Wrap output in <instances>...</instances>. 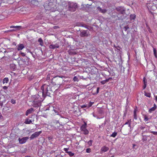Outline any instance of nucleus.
<instances>
[{
	"label": "nucleus",
	"mask_w": 157,
	"mask_h": 157,
	"mask_svg": "<svg viewBox=\"0 0 157 157\" xmlns=\"http://www.w3.org/2000/svg\"><path fill=\"white\" fill-rule=\"evenodd\" d=\"M92 142H93V140H90L88 142V145H89L91 146L92 145Z\"/></svg>",
	"instance_id": "f704fd0d"
},
{
	"label": "nucleus",
	"mask_w": 157,
	"mask_h": 157,
	"mask_svg": "<svg viewBox=\"0 0 157 157\" xmlns=\"http://www.w3.org/2000/svg\"><path fill=\"white\" fill-rule=\"evenodd\" d=\"M11 102L13 104H14L16 103L15 100L13 99H12L11 100Z\"/></svg>",
	"instance_id": "79ce46f5"
},
{
	"label": "nucleus",
	"mask_w": 157,
	"mask_h": 157,
	"mask_svg": "<svg viewBox=\"0 0 157 157\" xmlns=\"http://www.w3.org/2000/svg\"><path fill=\"white\" fill-rule=\"evenodd\" d=\"M151 9L153 10H155L156 9V5H153L151 7Z\"/></svg>",
	"instance_id": "c756f323"
},
{
	"label": "nucleus",
	"mask_w": 157,
	"mask_h": 157,
	"mask_svg": "<svg viewBox=\"0 0 157 157\" xmlns=\"http://www.w3.org/2000/svg\"><path fill=\"white\" fill-rule=\"evenodd\" d=\"M85 24L82 22H78L76 24V25L78 26H82L84 27Z\"/></svg>",
	"instance_id": "4be33fe9"
},
{
	"label": "nucleus",
	"mask_w": 157,
	"mask_h": 157,
	"mask_svg": "<svg viewBox=\"0 0 157 157\" xmlns=\"http://www.w3.org/2000/svg\"><path fill=\"white\" fill-rule=\"evenodd\" d=\"M97 10L98 11L102 13H105L107 11L106 10L102 9L101 8L99 7H97Z\"/></svg>",
	"instance_id": "f3484780"
},
{
	"label": "nucleus",
	"mask_w": 157,
	"mask_h": 157,
	"mask_svg": "<svg viewBox=\"0 0 157 157\" xmlns=\"http://www.w3.org/2000/svg\"><path fill=\"white\" fill-rule=\"evenodd\" d=\"M9 81V79L8 78H4L3 80V83H7Z\"/></svg>",
	"instance_id": "c85d7f7f"
},
{
	"label": "nucleus",
	"mask_w": 157,
	"mask_h": 157,
	"mask_svg": "<svg viewBox=\"0 0 157 157\" xmlns=\"http://www.w3.org/2000/svg\"><path fill=\"white\" fill-rule=\"evenodd\" d=\"M56 157H63V156L61 155H56Z\"/></svg>",
	"instance_id": "13d9d810"
},
{
	"label": "nucleus",
	"mask_w": 157,
	"mask_h": 157,
	"mask_svg": "<svg viewBox=\"0 0 157 157\" xmlns=\"http://www.w3.org/2000/svg\"><path fill=\"white\" fill-rule=\"evenodd\" d=\"M140 128L142 130H143L144 129V128H145V127H143V126H141L140 127Z\"/></svg>",
	"instance_id": "3c124183"
},
{
	"label": "nucleus",
	"mask_w": 157,
	"mask_h": 157,
	"mask_svg": "<svg viewBox=\"0 0 157 157\" xmlns=\"http://www.w3.org/2000/svg\"><path fill=\"white\" fill-rule=\"evenodd\" d=\"M112 17L113 18H115L116 20H123L124 19V18L122 16H120V17H118V16L117 15V14L114 13H112Z\"/></svg>",
	"instance_id": "6e6552de"
},
{
	"label": "nucleus",
	"mask_w": 157,
	"mask_h": 157,
	"mask_svg": "<svg viewBox=\"0 0 157 157\" xmlns=\"http://www.w3.org/2000/svg\"><path fill=\"white\" fill-rule=\"evenodd\" d=\"M44 6L45 10H51L54 9L55 6V4L53 2H50L48 3L44 4Z\"/></svg>",
	"instance_id": "f03ea898"
},
{
	"label": "nucleus",
	"mask_w": 157,
	"mask_h": 157,
	"mask_svg": "<svg viewBox=\"0 0 157 157\" xmlns=\"http://www.w3.org/2000/svg\"><path fill=\"white\" fill-rule=\"evenodd\" d=\"M86 126L87 124L86 123H85L84 124H82L80 128L82 131L83 132V133L85 135H87L89 133L88 131L86 129Z\"/></svg>",
	"instance_id": "423d86ee"
},
{
	"label": "nucleus",
	"mask_w": 157,
	"mask_h": 157,
	"mask_svg": "<svg viewBox=\"0 0 157 157\" xmlns=\"http://www.w3.org/2000/svg\"><path fill=\"white\" fill-rule=\"evenodd\" d=\"M148 120V118L146 115H145L144 117V120L145 121H147Z\"/></svg>",
	"instance_id": "4c0bfd02"
},
{
	"label": "nucleus",
	"mask_w": 157,
	"mask_h": 157,
	"mask_svg": "<svg viewBox=\"0 0 157 157\" xmlns=\"http://www.w3.org/2000/svg\"><path fill=\"white\" fill-rule=\"evenodd\" d=\"M44 85H43L41 87L40 91L38 93V95L40 97L42 96L44 98H45V89H44Z\"/></svg>",
	"instance_id": "7ed1b4c3"
},
{
	"label": "nucleus",
	"mask_w": 157,
	"mask_h": 157,
	"mask_svg": "<svg viewBox=\"0 0 157 157\" xmlns=\"http://www.w3.org/2000/svg\"><path fill=\"white\" fill-rule=\"evenodd\" d=\"M87 107V106L86 105H82V106H81V108H86Z\"/></svg>",
	"instance_id": "603ef678"
},
{
	"label": "nucleus",
	"mask_w": 157,
	"mask_h": 157,
	"mask_svg": "<svg viewBox=\"0 0 157 157\" xmlns=\"http://www.w3.org/2000/svg\"><path fill=\"white\" fill-rule=\"evenodd\" d=\"M156 108V105L154 104V106L151 108H150L149 110V113H151L152 112V111H155Z\"/></svg>",
	"instance_id": "a211bd4d"
},
{
	"label": "nucleus",
	"mask_w": 157,
	"mask_h": 157,
	"mask_svg": "<svg viewBox=\"0 0 157 157\" xmlns=\"http://www.w3.org/2000/svg\"><path fill=\"white\" fill-rule=\"evenodd\" d=\"M50 93L48 92V91L47 92V93H46V95L47 96H50Z\"/></svg>",
	"instance_id": "de8ad7c7"
},
{
	"label": "nucleus",
	"mask_w": 157,
	"mask_h": 157,
	"mask_svg": "<svg viewBox=\"0 0 157 157\" xmlns=\"http://www.w3.org/2000/svg\"><path fill=\"white\" fill-rule=\"evenodd\" d=\"M31 4L33 5L36 6L38 5L39 2L41 1V0H29Z\"/></svg>",
	"instance_id": "1a4fd4ad"
},
{
	"label": "nucleus",
	"mask_w": 157,
	"mask_h": 157,
	"mask_svg": "<svg viewBox=\"0 0 157 157\" xmlns=\"http://www.w3.org/2000/svg\"><path fill=\"white\" fill-rule=\"evenodd\" d=\"M148 132H149L150 133L153 134L154 135H157V132H154V131H151V130H149Z\"/></svg>",
	"instance_id": "7c9ffc66"
},
{
	"label": "nucleus",
	"mask_w": 157,
	"mask_h": 157,
	"mask_svg": "<svg viewBox=\"0 0 157 157\" xmlns=\"http://www.w3.org/2000/svg\"><path fill=\"white\" fill-rule=\"evenodd\" d=\"M20 54L23 56H25V54L24 52H22L21 51L20 52Z\"/></svg>",
	"instance_id": "58836bf2"
},
{
	"label": "nucleus",
	"mask_w": 157,
	"mask_h": 157,
	"mask_svg": "<svg viewBox=\"0 0 157 157\" xmlns=\"http://www.w3.org/2000/svg\"><path fill=\"white\" fill-rule=\"evenodd\" d=\"M67 153L70 156H72L74 155V154L71 151H69V152H67Z\"/></svg>",
	"instance_id": "2f4dec72"
},
{
	"label": "nucleus",
	"mask_w": 157,
	"mask_h": 157,
	"mask_svg": "<svg viewBox=\"0 0 157 157\" xmlns=\"http://www.w3.org/2000/svg\"><path fill=\"white\" fill-rule=\"evenodd\" d=\"M69 149V148H64V151H65L66 153H67V152H69V151H68V150Z\"/></svg>",
	"instance_id": "a18cd8bd"
},
{
	"label": "nucleus",
	"mask_w": 157,
	"mask_h": 157,
	"mask_svg": "<svg viewBox=\"0 0 157 157\" xmlns=\"http://www.w3.org/2000/svg\"><path fill=\"white\" fill-rule=\"evenodd\" d=\"M156 8L157 9V5H156Z\"/></svg>",
	"instance_id": "774afa93"
},
{
	"label": "nucleus",
	"mask_w": 157,
	"mask_h": 157,
	"mask_svg": "<svg viewBox=\"0 0 157 157\" xmlns=\"http://www.w3.org/2000/svg\"><path fill=\"white\" fill-rule=\"evenodd\" d=\"M7 87L6 86H4L3 87V88L4 89L6 90L7 88Z\"/></svg>",
	"instance_id": "864d4df0"
},
{
	"label": "nucleus",
	"mask_w": 157,
	"mask_h": 157,
	"mask_svg": "<svg viewBox=\"0 0 157 157\" xmlns=\"http://www.w3.org/2000/svg\"><path fill=\"white\" fill-rule=\"evenodd\" d=\"M47 79H49V77H48V76H47Z\"/></svg>",
	"instance_id": "338daca9"
},
{
	"label": "nucleus",
	"mask_w": 157,
	"mask_h": 157,
	"mask_svg": "<svg viewBox=\"0 0 157 157\" xmlns=\"http://www.w3.org/2000/svg\"><path fill=\"white\" fill-rule=\"evenodd\" d=\"M44 88L45 89V94L47 93V92L48 91V87H47V86L45 85ZM46 95L45 94V97H46Z\"/></svg>",
	"instance_id": "c9c22d12"
},
{
	"label": "nucleus",
	"mask_w": 157,
	"mask_h": 157,
	"mask_svg": "<svg viewBox=\"0 0 157 157\" xmlns=\"http://www.w3.org/2000/svg\"><path fill=\"white\" fill-rule=\"evenodd\" d=\"M34 110V109L33 108H31L30 109H28L26 112L25 115L26 116L28 115V114H30L32 113L33 111Z\"/></svg>",
	"instance_id": "2eb2a0df"
},
{
	"label": "nucleus",
	"mask_w": 157,
	"mask_h": 157,
	"mask_svg": "<svg viewBox=\"0 0 157 157\" xmlns=\"http://www.w3.org/2000/svg\"><path fill=\"white\" fill-rule=\"evenodd\" d=\"M2 105H3V103L2 102L0 101V105L2 106Z\"/></svg>",
	"instance_id": "4d7b16f0"
},
{
	"label": "nucleus",
	"mask_w": 157,
	"mask_h": 157,
	"mask_svg": "<svg viewBox=\"0 0 157 157\" xmlns=\"http://www.w3.org/2000/svg\"><path fill=\"white\" fill-rule=\"evenodd\" d=\"M68 10L71 12H74L76 11L78 8L76 3L69 2L68 3Z\"/></svg>",
	"instance_id": "f257e3e1"
},
{
	"label": "nucleus",
	"mask_w": 157,
	"mask_h": 157,
	"mask_svg": "<svg viewBox=\"0 0 157 157\" xmlns=\"http://www.w3.org/2000/svg\"><path fill=\"white\" fill-rule=\"evenodd\" d=\"M80 36L81 37H87L90 35L89 32L88 30H82L80 31Z\"/></svg>",
	"instance_id": "39448f33"
},
{
	"label": "nucleus",
	"mask_w": 157,
	"mask_h": 157,
	"mask_svg": "<svg viewBox=\"0 0 157 157\" xmlns=\"http://www.w3.org/2000/svg\"><path fill=\"white\" fill-rule=\"evenodd\" d=\"M73 80L74 81H78V78L76 77V76H75L74 77Z\"/></svg>",
	"instance_id": "e433bc0d"
},
{
	"label": "nucleus",
	"mask_w": 157,
	"mask_h": 157,
	"mask_svg": "<svg viewBox=\"0 0 157 157\" xmlns=\"http://www.w3.org/2000/svg\"><path fill=\"white\" fill-rule=\"evenodd\" d=\"M94 102H90V103H89V106H92V105L94 104Z\"/></svg>",
	"instance_id": "8fccbe9b"
},
{
	"label": "nucleus",
	"mask_w": 157,
	"mask_h": 157,
	"mask_svg": "<svg viewBox=\"0 0 157 157\" xmlns=\"http://www.w3.org/2000/svg\"><path fill=\"white\" fill-rule=\"evenodd\" d=\"M109 149L108 147L105 146H104L102 147L101 149V153H102L103 152H105L107 151Z\"/></svg>",
	"instance_id": "dca6fc26"
},
{
	"label": "nucleus",
	"mask_w": 157,
	"mask_h": 157,
	"mask_svg": "<svg viewBox=\"0 0 157 157\" xmlns=\"http://www.w3.org/2000/svg\"><path fill=\"white\" fill-rule=\"evenodd\" d=\"M130 16L131 20H134L136 17V15L134 14H131Z\"/></svg>",
	"instance_id": "412c9836"
},
{
	"label": "nucleus",
	"mask_w": 157,
	"mask_h": 157,
	"mask_svg": "<svg viewBox=\"0 0 157 157\" xmlns=\"http://www.w3.org/2000/svg\"><path fill=\"white\" fill-rule=\"evenodd\" d=\"M22 61L24 62H25L26 61L25 60V59H22Z\"/></svg>",
	"instance_id": "680f3d73"
},
{
	"label": "nucleus",
	"mask_w": 157,
	"mask_h": 157,
	"mask_svg": "<svg viewBox=\"0 0 157 157\" xmlns=\"http://www.w3.org/2000/svg\"><path fill=\"white\" fill-rule=\"evenodd\" d=\"M144 133L142 132V140L143 142L146 141L147 140L148 137L149 136H148L144 135Z\"/></svg>",
	"instance_id": "ddd939ff"
},
{
	"label": "nucleus",
	"mask_w": 157,
	"mask_h": 157,
	"mask_svg": "<svg viewBox=\"0 0 157 157\" xmlns=\"http://www.w3.org/2000/svg\"><path fill=\"white\" fill-rule=\"evenodd\" d=\"M52 139V138L51 137H48V139L49 140H51Z\"/></svg>",
	"instance_id": "052dcab7"
},
{
	"label": "nucleus",
	"mask_w": 157,
	"mask_h": 157,
	"mask_svg": "<svg viewBox=\"0 0 157 157\" xmlns=\"http://www.w3.org/2000/svg\"><path fill=\"white\" fill-rule=\"evenodd\" d=\"M143 81L144 82V84H145V83L147 84V81H146V78L144 77L143 78Z\"/></svg>",
	"instance_id": "09e8293b"
},
{
	"label": "nucleus",
	"mask_w": 157,
	"mask_h": 157,
	"mask_svg": "<svg viewBox=\"0 0 157 157\" xmlns=\"http://www.w3.org/2000/svg\"><path fill=\"white\" fill-rule=\"evenodd\" d=\"M116 10L119 13L121 14L124 15L125 14L126 10L125 8L123 6H119L116 8Z\"/></svg>",
	"instance_id": "20e7f679"
},
{
	"label": "nucleus",
	"mask_w": 157,
	"mask_h": 157,
	"mask_svg": "<svg viewBox=\"0 0 157 157\" xmlns=\"http://www.w3.org/2000/svg\"><path fill=\"white\" fill-rule=\"evenodd\" d=\"M109 81V79H105V80H104L103 81H102L101 82V83L102 84L104 85L106 83L108 82Z\"/></svg>",
	"instance_id": "393cba45"
},
{
	"label": "nucleus",
	"mask_w": 157,
	"mask_h": 157,
	"mask_svg": "<svg viewBox=\"0 0 157 157\" xmlns=\"http://www.w3.org/2000/svg\"><path fill=\"white\" fill-rule=\"evenodd\" d=\"M153 52H154V55L155 57L156 58H157L156 50L155 48H153Z\"/></svg>",
	"instance_id": "a878e982"
},
{
	"label": "nucleus",
	"mask_w": 157,
	"mask_h": 157,
	"mask_svg": "<svg viewBox=\"0 0 157 157\" xmlns=\"http://www.w3.org/2000/svg\"><path fill=\"white\" fill-rule=\"evenodd\" d=\"M41 102L40 100L37 101H34L33 102V105L35 107H38L41 105Z\"/></svg>",
	"instance_id": "9d476101"
},
{
	"label": "nucleus",
	"mask_w": 157,
	"mask_h": 157,
	"mask_svg": "<svg viewBox=\"0 0 157 157\" xmlns=\"http://www.w3.org/2000/svg\"><path fill=\"white\" fill-rule=\"evenodd\" d=\"M59 123V121H56V123Z\"/></svg>",
	"instance_id": "69168bd1"
},
{
	"label": "nucleus",
	"mask_w": 157,
	"mask_h": 157,
	"mask_svg": "<svg viewBox=\"0 0 157 157\" xmlns=\"http://www.w3.org/2000/svg\"><path fill=\"white\" fill-rule=\"evenodd\" d=\"M11 28H15L18 30H19L20 29H22V27L21 26H11L10 27Z\"/></svg>",
	"instance_id": "aec40b11"
},
{
	"label": "nucleus",
	"mask_w": 157,
	"mask_h": 157,
	"mask_svg": "<svg viewBox=\"0 0 157 157\" xmlns=\"http://www.w3.org/2000/svg\"><path fill=\"white\" fill-rule=\"evenodd\" d=\"M99 87L97 88V93H98L99 91Z\"/></svg>",
	"instance_id": "6e6d98bb"
},
{
	"label": "nucleus",
	"mask_w": 157,
	"mask_h": 157,
	"mask_svg": "<svg viewBox=\"0 0 157 157\" xmlns=\"http://www.w3.org/2000/svg\"><path fill=\"white\" fill-rule=\"evenodd\" d=\"M149 29L148 30V31H149V32H151H151L150 31H151V29H149Z\"/></svg>",
	"instance_id": "e2e57ef3"
},
{
	"label": "nucleus",
	"mask_w": 157,
	"mask_h": 157,
	"mask_svg": "<svg viewBox=\"0 0 157 157\" xmlns=\"http://www.w3.org/2000/svg\"><path fill=\"white\" fill-rule=\"evenodd\" d=\"M155 100H156V101H157V96H155Z\"/></svg>",
	"instance_id": "bf43d9fd"
},
{
	"label": "nucleus",
	"mask_w": 157,
	"mask_h": 157,
	"mask_svg": "<svg viewBox=\"0 0 157 157\" xmlns=\"http://www.w3.org/2000/svg\"><path fill=\"white\" fill-rule=\"evenodd\" d=\"M32 121L28 118L26 119L25 122L26 124H30L32 123Z\"/></svg>",
	"instance_id": "5701e85b"
},
{
	"label": "nucleus",
	"mask_w": 157,
	"mask_h": 157,
	"mask_svg": "<svg viewBox=\"0 0 157 157\" xmlns=\"http://www.w3.org/2000/svg\"><path fill=\"white\" fill-rule=\"evenodd\" d=\"M146 86H147V84L145 83V84H144V85L143 86L144 89H145L146 88Z\"/></svg>",
	"instance_id": "5fc2aeb1"
},
{
	"label": "nucleus",
	"mask_w": 157,
	"mask_h": 157,
	"mask_svg": "<svg viewBox=\"0 0 157 157\" xmlns=\"http://www.w3.org/2000/svg\"><path fill=\"white\" fill-rule=\"evenodd\" d=\"M137 111V109H134V118L135 120L137 119V115L136 112Z\"/></svg>",
	"instance_id": "b1692460"
},
{
	"label": "nucleus",
	"mask_w": 157,
	"mask_h": 157,
	"mask_svg": "<svg viewBox=\"0 0 157 157\" xmlns=\"http://www.w3.org/2000/svg\"><path fill=\"white\" fill-rule=\"evenodd\" d=\"M145 96L147 97L150 98L151 97V94L149 93H145Z\"/></svg>",
	"instance_id": "473e14b6"
},
{
	"label": "nucleus",
	"mask_w": 157,
	"mask_h": 157,
	"mask_svg": "<svg viewBox=\"0 0 157 157\" xmlns=\"http://www.w3.org/2000/svg\"><path fill=\"white\" fill-rule=\"evenodd\" d=\"M129 27L128 26V25H127L126 26H125L124 27V30L125 31H126L127 30V29H129Z\"/></svg>",
	"instance_id": "c03bdc74"
},
{
	"label": "nucleus",
	"mask_w": 157,
	"mask_h": 157,
	"mask_svg": "<svg viewBox=\"0 0 157 157\" xmlns=\"http://www.w3.org/2000/svg\"><path fill=\"white\" fill-rule=\"evenodd\" d=\"M117 135V132H113L110 136L113 137H115Z\"/></svg>",
	"instance_id": "cd10ccee"
},
{
	"label": "nucleus",
	"mask_w": 157,
	"mask_h": 157,
	"mask_svg": "<svg viewBox=\"0 0 157 157\" xmlns=\"http://www.w3.org/2000/svg\"><path fill=\"white\" fill-rule=\"evenodd\" d=\"M17 50L19 51L22 50L25 48V46L23 44H19L17 45Z\"/></svg>",
	"instance_id": "4468645a"
},
{
	"label": "nucleus",
	"mask_w": 157,
	"mask_h": 157,
	"mask_svg": "<svg viewBox=\"0 0 157 157\" xmlns=\"http://www.w3.org/2000/svg\"><path fill=\"white\" fill-rule=\"evenodd\" d=\"M38 41L40 43V44L41 45H43V41L41 38H40L38 39Z\"/></svg>",
	"instance_id": "bb28decb"
},
{
	"label": "nucleus",
	"mask_w": 157,
	"mask_h": 157,
	"mask_svg": "<svg viewBox=\"0 0 157 157\" xmlns=\"http://www.w3.org/2000/svg\"><path fill=\"white\" fill-rule=\"evenodd\" d=\"M84 27H85L86 29H89V30H90V29L91 28L89 26H88L85 24V25Z\"/></svg>",
	"instance_id": "72a5a7b5"
},
{
	"label": "nucleus",
	"mask_w": 157,
	"mask_h": 157,
	"mask_svg": "<svg viewBox=\"0 0 157 157\" xmlns=\"http://www.w3.org/2000/svg\"><path fill=\"white\" fill-rule=\"evenodd\" d=\"M128 124L129 126L130 127H131V123L129 121H128V122H127L125 123V124Z\"/></svg>",
	"instance_id": "37998d69"
},
{
	"label": "nucleus",
	"mask_w": 157,
	"mask_h": 157,
	"mask_svg": "<svg viewBox=\"0 0 157 157\" xmlns=\"http://www.w3.org/2000/svg\"><path fill=\"white\" fill-rule=\"evenodd\" d=\"M10 67L12 70H15L16 68V65L13 63L10 64Z\"/></svg>",
	"instance_id": "6ab92c4d"
},
{
	"label": "nucleus",
	"mask_w": 157,
	"mask_h": 157,
	"mask_svg": "<svg viewBox=\"0 0 157 157\" xmlns=\"http://www.w3.org/2000/svg\"><path fill=\"white\" fill-rule=\"evenodd\" d=\"M42 133V131L36 132L32 134L30 137L31 140H33L34 138H36L39 135Z\"/></svg>",
	"instance_id": "0eeeda50"
},
{
	"label": "nucleus",
	"mask_w": 157,
	"mask_h": 157,
	"mask_svg": "<svg viewBox=\"0 0 157 157\" xmlns=\"http://www.w3.org/2000/svg\"><path fill=\"white\" fill-rule=\"evenodd\" d=\"M59 46L57 44H51L49 46V48L51 49H54L56 48H59Z\"/></svg>",
	"instance_id": "f8f14e48"
},
{
	"label": "nucleus",
	"mask_w": 157,
	"mask_h": 157,
	"mask_svg": "<svg viewBox=\"0 0 157 157\" xmlns=\"http://www.w3.org/2000/svg\"><path fill=\"white\" fill-rule=\"evenodd\" d=\"M58 77H59V78H60V77H61V78H62V77H60L59 76H57L56 77H55L53 78H52V82H53V80H54V79H56V78H58Z\"/></svg>",
	"instance_id": "49530a36"
},
{
	"label": "nucleus",
	"mask_w": 157,
	"mask_h": 157,
	"mask_svg": "<svg viewBox=\"0 0 157 157\" xmlns=\"http://www.w3.org/2000/svg\"><path fill=\"white\" fill-rule=\"evenodd\" d=\"M91 150L90 148H87L86 149V152L87 153H90L91 152Z\"/></svg>",
	"instance_id": "a19ab883"
},
{
	"label": "nucleus",
	"mask_w": 157,
	"mask_h": 157,
	"mask_svg": "<svg viewBox=\"0 0 157 157\" xmlns=\"http://www.w3.org/2000/svg\"><path fill=\"white\" fill-rule=\"evenodd\" d=\"M53 110L57 114H58L59 113L58 111L56 109V108H55L54 107H53Z\"/></svg>",
	"instance_id": "ea45409f"
},
{
	"label": "nucleus",
	"mask_w": 157,
	"mask_h": 157,
	"mask_svg": "<svg viewBox=\"0 0 157 157\" xmlns=\"http://www.w3.org/2000/svg\"><path fill=\"white\" fill-rule=\"evenodd\" d=\"M29 139V137H25L21 139H20L19 138L18 139V140L19 141V143L20 144H23L25 143L27 140Z\"/></svg>",
	"instance_id": "9b49d317"
},
{
	"label": "nucleus",
	"mask_w": 157,
	"mask_h": 157,
	"mask_svg": "<svg viewBox=\"0 0 157 157\" xmlns=\"http://www.w3.org/2000/svg\"><path fill=\"white\" fill-rule=\"evenodd\" d=\"M147 132L146 131H144V132H143L144 133V132Z\"/></svg>",
	"instance_id": "0e129e2a"
}]
</instances>
